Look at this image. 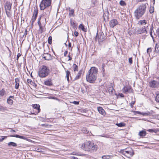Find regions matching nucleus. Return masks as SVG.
<instances>
[{"instance_id":"nucleus-1","label":"nucleus","mask_w":159,"mask_h":159,"mask_svg":"<svg viewBox=\"0 0 159 159\" xmlns=\"http://www.w3.org/2000/svg\"><path fill=\"white\" fill-rule=\"evenodd\" d=\"M98 72V69L97 68L94 67H91L86 74L87 81L90 83H94L97 79Z\"/></svg>"},{"instance_id":"nucleus-2","label":"nucleus","mask_w":159,"mask_h":159,"mask_svg":"<svg viewBox=\"0 0 159 159\" xmlns=\"http://www.w3.org/2000/svg\"><path fill=\"white\" fill-rule=\"evenodd\" d=\"M80 148L84 151L93 152L96 151L98 149L97 145L92 141H87L82 143L80 145Z\"/></svg>"},{"instance_id":"nucleus-3","label":"nucleus","mask_w":159,"mask_h":159,"mask_svg":"<svg viewBox=\"0 0 159 159\" xmlns=\"http://www.w3.org/2000/svg\"><path fill=\"white\" fill-rule=\"evenodd\" d=\"M146 9V4H142L139 5L134 12V15L136 18L139 19L145 13Z\"/></svg>"},{"instance_id":"nucleus-4","label":"nucleus","mask_w":159,"mask_h":159,"mask_svg":"<svg viewBox=\"0 0 159 159\" xmlns=\"http://www.w3.org/2000/svg\"><path fill=\"white\" fill-rule=\"evenodd\" d=\"M50 72L49 68L46 66H42L39 71V76L41 78L45 77L47 76Z\"/></svg>"},{"instance_id":"nucleus-5","label":"nucleus","mask_w":159,"mask_h":159,"mask_svg":"<svg viewBox=\"0 0 159 159\" xmlns=\"http://www.w3.org/2000/svg\"><path fill=\"white\" fill-rule=\"evenodd\" d=\"M51 0H42L40 5V10H43L49 7L51 5Z\"/></svg>"},{"instance_id":"nucleus-6","label":"nucleus","mask_w":159,"mask_h":159,"mask_svg":"<svg viewBox=\"0 0 159 159\" xmlns=\"http://www.w3.org/2000/svg\"><path fill=\"white\" fill-rule=\"evenodd\" d=\"M11 4L9 2H7L4 6L6 13L7 16L8 17H11Z\"/></svg>"},{"instance_id":"nucleus-7","label":"nucleus","mask_w":159,"mask_h":159,"mask_svg":"<svg viewBox=\"0 0 159 159\" xmlns=\"http://www.w3.org/2000/svg\"><path fill=\"white\" fill-rule=\"evenodd\" d=\"M106 39V37L105 36L103 32H100L98 34V32L97 33L95 38V40H98L99 43L102 42Z\"/></svg>"},{"instance_id":"nucleus-8","label":"nucleus","mask_w":159,"mask_h":159,"mask_svg":"<svg viewBox=\"0 0 159 159\" xmlns=\"http://www.w3.org/2000/svg\"><path fill=\"white\" fill-rule=\"evenodd\" d=\"M123 153L124 155L129 157H132L134 154V150L132 148H129L127 151H124Z\"/></svg>"},{"instance_id":"nucleus-9","label":"nucleus","mask_w":159,"mask_h":159,"mask_svg":"<svg viewBox=\"0 0 159 159\" xmlns=\"http://www.w3.org/2000/svg\"><path fill=\"white\" fill-rule=\"evenodd\" d=\"M136 32L138 34H141L147 32V31L145 28V26H144L143 27H141L137 30Z\"/></svg>"},{"instance_id":"nucleus-10","label":"nucleus","mask_w":159,"mask_h":159,"mask_svg":"<svg viewBox=\"0 0 159 159\" xmlns=\"http://www.w3.org/2000/svg\"><path fill=\"white\" fill-rule=\"evenodd\" d=\"M118 24V22L115 19H113L111 20L109 22L110 26L112 28H113Z\"/></svg>"},{"instance_id":"nucleus-11","label":"nucleus","mask_w":159,"mask_h":159,"mask_svg":"<svg viewBox=\"0 0 159 159\" xmlns=\"http://www.w3.org/2000/svg\"><path fill=\"white\" fill-rule=\"evenodd\" d=\"M149 85L150 87L152 88H155L157 86L158 83L157 81L153 80L149 83Z\"/></svg>"},{"instance_id":"nucleus-12","label":"nucleus","mask_w":159,"mask_h":159,"mask_svg":"<svg viewBox=\"0 0 159 159\" xmlns=\"http://www.w3.org/2000/svg\"><path fill=\"white\" fill-rule=\"evenodd\" d=\"M43 57L47 60H49L51 59V55L48 53H44L43 55Z\"/></svg>"},{"instance_id":"nucleus-13","label":"nucleus","mask_w":159,"mask_h":159,"mask_svg":"<svg viewBox=\"0 0 159 159\" xmlns=\"http://www.w3.org/2000/svg\"><path fill=\"white\" fill-rule=\"evenodd\" d=\"M108 86H106V87L107 88V90L109 93L112 94L113 93V90L114 89L112 85L110 83V84Z\"/></svg>"},{"instance_id":"nucleus-14","label":"nucleus","mask_w":159,"mask_h":159,"mask_svg":"<svg viewBox=\"0 0 159 159\" xmlns=\"http://www.w3.org/2000/svg\"><path fill=\"white\" fill-rule=\"evenodd\" d=\"M15 88L16 89H18L19 86L20 78H16L15 79Z\"/></svg>"},{"instance_id":"nucleus-15","label":"nucleus","mask_w":159,"mask_h":159,"mask_svg":"<svg viewBox=\"0 0 159 159\" xmlns=\"http://www.w3.org/2000/svg\"><path fill=\"white\" fill-rule=\"evenodd\" d=\"M98 110L99 112L101 114L104 116L106 114V112L101 107H98Z\"/></svg>"},{"instance_id":"nucleus-16","label":"nucleus","mask_w":159,"mask_h":159,"mask_svg":"<svg viewBox=\"0 0 159 159\" xmlns=\"http://www.w3.org/2000/svg\"><path fill=\"white\" fill-rule=\"evenodd\" d=\"M68 10H69V15L70 16H75L74 10L73 9H71L70 7H69Z\"/></svg>"},{"instance_id":"nucleus-17","label":"nucleus","mask_w":159,"mask_h":159,"mask_svg":"<svg viewBox=\"0 0 159 159\" xmlns=\"http://www.w3.org/2000/svg\"><path fill=\"white\" fill-rule=\"evenodd\" d=\"M33 107L34 109L37 110L38 111L36 112V114H37L40 112V106L39 105L37 104H34L33 106Z\"/></svg>"},{"instance_id":"nucleus-18","label":"nucleus","mask_w":159,"mask_h":159,"mask_svg":"<svg viewBox=\"0 0 159 159\" xmlns=\"http://www.w3.org/2000/svg\"><path fill=\"white\" fill-rule=\"evenodd\" d=\"M44 83L45 85L47 86H51L52 84V80L50 79L44 81Z\"/></svg>"},{"instance_id":"nucleus-19","label":"nucleus","mask_w":159,"mask_h":159,"mask_svg":"<svg viewBox=\"0 0 159 159\" xmlns=\"http://www.w3.org/2000/svg\"><path fill=\"white\" fill-rule=\"evenodd\" d=\"M82 70H81L79 71V72L78 73L77 75L75 78V80H77L80 78L81 75L82 73Z\"/></svg>"},{"instance_id":"nucleus-20","label":"nucleus","mask_w":159,"mask_h":159,"mask_svg":"<svg viewBox=\"0 0 159 159\" xmlns=\"http://www.w3.org/2000/svg\"><path fill=\"white\" fill-rule=\"evenodd\" d=\"M154 52L157 53L159 54V43H157L156 44Z\"/></svg>"},{"instance_id":"nucleus-21","label":"nucleus","mask_w":159,"mask_h":159,"mask_svg":"<svg viewBox=\"0 0 159 159\" xmlns=\"http://www.w3.org/2000/svg\"><path fill=\"white\" fill-rule=\"evenodd\" d=\"M10 136H11V137H16V138H19L20 139H24V140H26V138L24 136H20V135H17V134H16V135H10Z\"/></svg>"},{"instance_id":"nucleus-22","label":"nucleus","mask_w":159,"mask_h":159,"mask_svg":"<svg viewBox=\"0 0 159 159\" xmlns=\"http://www.w3.org/2000/svg\"><path fill=\"white\" fill-rule=\"evenodd\" d=\"M70 22L71 25L73 27H75L77 26V25L75 22V20H73L72 19H70Z\"/></svg>"},{"instance_id":"nucleus-23","label":"nucleus","mask_w":159,"mask_h":159,"mask_svg":"<svg viewBox=\"0 0 159 159\" xmlns=\"http://www.w3.org/2000/svg\"><path fill=\"white\" fill-rule=\"evenodd\" d=\"M6 94V91L4 89H2L1 90H0V97H2L4 96H5Z\"/></svg>"},{"instance_id":"nucleus-24","label":"nucleus","mask_w":159,"mask_h":159,"mask_svg":"<svg viewBox=\"0 0 159 159\" xmlns=\"http://www.w3.org/2000/svg\"><path fill=\"white\" fill-rule=\"evenodd\" d=\"M147 23V22L145 20H140L138 21V24L139 25H146Z\"/></svg>"},{"instance_id":"nucleus-25","label":"nucleus","mask_w":159,"mask_h":159,"mask_svg":"<svg viewBox=\"0 0 159 159\" xmlns=\"http://www.w3.org/2000/svg\"><path fill=\"white\" fill-rule=\"evenodd\" d=\"M146 132L144 130H142L139 133V135L140 136L143 137L146 135Z\"/></svg>"},{"instance_id":"nucleus-26","label":"nucleus","mask_w":159,"mask_h":159,"mask_svg":"<svg viewBox=\"0 0 159 159\" xmlns=\"http://www.w3.org/2000/svg\"><path fill=\"white\" fill-rule=\"evenodd\" d=\"M8 145L9 147L12 146L14 147H16L17 146V144L14 142H11L8 143Z\"/></svg>"},{"instance_id":"nucleus-27","label":"nucleus","mask_w":159,"mask_h":159,"mask_svg":"<svg viewBox=\"0 0 159 159\" xmlns=\"http://www.w3.org/2000/svg\"><path fill=\"white\" fill-rule=\"evenodd\" d=\"M152 114V111L151 112L147 111L146 112H142V114L143 116H149L151 115Z\"/></svg>"},{"instance_id":"nucleus-28","label":"nucleus","mask_w":159,"mask_h":159,"mask_svg":"<svg viewBox=\"0 0 159 159\" xmlns=\"http://www.w3.org/2000/svg\"><path fill=\"white\" fill-rule=\"evenodd\" d=\"M79 27L80 28H81V30L84 31L85 32L87 31V29L84 27V25L82 24H80V25Z\"/></svg>"},{"instance_id":"nucleus-29","label":"nucleus","mask_w":159,"mask_h":159,"mask_svg":"<svg viewBox=\"0 0 159 159\" xmlns=\"http://www.w3.org/2000/svg\"><path fill=\"white\" fill-rule=\"evenodd\" d=\"M130 90V88L129 87L125 86L123 88V90L125 92H129Z\"/></svg>"},{"instance_id":"nucleus-30","label":"nucleus","mask_w":159,"mask_h":159,"mask_svg":"<svg viewBox=\"0 0 159 159\" xmlns=\"http://www.w3.org/2000/svg\"><path fill=\"white\" fill-rule=\"evenodd\" d=\"M73 70L74 71H78V66L75 64H74L73 65Z\"/></svg>"},{"instance_id":"nucleus-31","label":"nucleus","mask_w":159,"mask_h":159,"mask_svg":"<svg viewBox=\"0 0 159 159\" xmlns=\"http://www.w3.org/2000/svg\"><path fill=\"white\" fill-rule=\"evenodd\" d=\"M38 14V10L37 9H35L34 10L33 16L37 17Z\"/></svg>"},{"instance_id":"nucleus-32","label":"nucleus","mask_w":159,"mask_h":159,"mask_svg":"<svg viewBox=\"0 0 159 159\" xmlns=\"http://www.w3.org/2000/svg\"><path fill=\"white\" fill-rule=\"evenodd\" d=\"M36 18H37L36 17L34 16H32L31 20V22L32 25H33V24H34V22L35 21V20L36 19Z\"/></svg>"},{"instance_id":"nucleus-33","label":"nucleus","mask_w":159,"mask_h":159,"mask_svg":"<svg viewBox=\"0 0 159 159\" xmlns=\"http://www.w3.org/2000/svg\"><path fill=\"white\" fill-rule=\"evenodd\" d=\"M7 102L10 105H12L13 103V101L10 98H8L7 100Z\"/></svg>"},{"instance_id":"nucleus-34","label":"nucleus","mask_w":159,"mask_h":159,"mask_svg":"<svg viewBox=\"0 0 159 159\" xmlns=\"http://www.w3.org/2000/svg\"><path fill=\"white\" fill-rule=\"evenodd\" d=\"M120 4L122 6H126V3L123 0H121L120 2Z\"/></svg>"},{"instance_id":"nucleus-35","label":"nucleus","mask_w":159,"mask_h":159,"mask_svg":"<svg viewBox=\"0 0 159 159\" xmlns=\"http://www.w3.org/2000/svg\"><path fill=\"white\" fill-rule=\"evenodd\" d=\"M70 74V72L69 71L67 70L66 71V77L68 81H69V75Z\"/></svg>"},{"instance_id":"nucleus-36","label":"nucleus","mask_w":159,"mask_h":159,"mask_svg":"<svg viewBox=\"0 0 159 159\" xmlns=\"http://www.w3.org/2000/svg\"><path fill=\"white\" fill-rule=\"evenodd\" d=\"M111 156L104 155L102 157V159H110L111 158Z\"/></svg>"},{"instance_id":"nucleus-37","label":"nucleus","mask_w":159,"mask_h":159,"mask_svg":"<svg viewBox=\"0 0 159 159\" xmlns=\"http://www.w3.org/2000/svg\"><path fill=\"white\" fill-rule=\"evenodd\" d=\"M116 125L118 126L119 127H123L125 126V124L124 123H116Z\"/></svg>"},{"instance_id":"nucleus-38","label":"nucleus","mask_w":159,"mask_h":159,"mask_svg":"<svg viewBox=\"0 0 159 159\" xmlns=\"http://www.w3.org/2000/svg\"><path fill=\"white\" fill-rule=\"evenodd\" d=\"M152 49L151 48H148L147 49V53L150 55V53L152 52Z\"/></svg>"},{"instance_id":"nucleus-39","label":"nucleus","mask_w":159,"mask_h":159,"mask_svg":"<svg viewBox=\"0 0 159 159\" xmlns=\"http://www.w3.org/2000/svg\"><path fill=\"white\" fill-rule=\"evenodd\" d=\"M48 43L51 44L52 43V37L51 36H49L48 39Z\"/></svg>"},{"instance_id":"nucleus-40","label":"nucleus","mask_w":159,"mask_h":159,"mask_svg":"<svg viewBox=\"0 0 159 159\" xmlns=\"http://www.w3.org/2000/svg\"><path fill=\"white\" fill-rule=\"evenodd\" d=\"M155 100L157 102H159V92L157 94Z\"/></svg>"},{"instance_id":"nucleus-41","label":"nucleus","mask_w":159,"mask_h":159,"mask_svg":"<svg viewBox=\"0 0 159 159\" xmlns=\"http://www.w3.org/2000/svg\"><path fill=\"white\" fill-rule=\"evenodd\" d=\"M81 130L84 133L87 134L89 132L88 130L85 128H83Z\"/></svg>"},{"instance_id":"nucleus-42","label":"nucleus","mask_w":159,"mask_h":159,"mask_svg":"<svg viewBox=\"0 0 159 159\" xmlns=\"http://www.w3.org/2000/svg\"><path fill=\"white\" fill-rule=\"evenodd\" d=\"M153 30V29L152 28H150V35L151 37H152V39H154V38L153 37L152 34Z\"/></svg>"},{"instance_id":"nucleus-43","label":"nucleus","mask_w":159,"mask_h":159,"mask_svg":"<svg viewBox=\"0 0 159 159\" xmlns=\"http://www.w3.org/2000/svg\"><path fill=\"white\" fill-rule=\"evenodd\" d=\"M41 17H42L41 16H39V18L38 19V24L39 26H40V25H41V22H40V20H41Z\"/></svg>"},{"instance_id":"nucleus-44","label":"nucleus","mask_w":159,"mask_h":159,"mask_svg":"<svg viewBox=\"0 0 159 159\" xmlns=\"http://www.w3.org/2000/svg\"><path fill=\"white\" fill-rule=\"evenodd\" d=\"M134 114H142V113L139 111H132Z\"/></svg>"},{"instance_id":"nucleus-45","label":"nucleus","mask_w":159,"mask_h":159,"mask_svg":"<svg viewBox=\"0 0 159 159\" xmlns=\"http://www.w3.org/2000/svg\"><path fill=\"white\" fill-rule=\"evenodd\" d=\"M7 138V136H1L0 138V142H2L5 138Z\"/></svg>"},{"instance_id":"nucleus-46","label":"nucleus","mask_w":159,"mask_h":159,"mask_svg":"<svg viewBox=\"0 0 159 159\" xmlns=\"http://www.w3.org/2000/svg\"><path fill=\"white\" fill-rule=\"evenodd\" d=\"M39 26V27L40 31L41 33H42L43 31V28L42 27L41 25Z\"/></svg>"},{"instance_id":"nucleus-47","label":"nucleus","mask_w":159,"mask_h":159,"mask_svg":"<svg viewBox=\"0 0 159 159\" xmlns=\"http://www.w3.org/2000/svg\"><path fill=\"white\" fill-rule=\"evenodd\" d=\"M135 103V101H132L130 103V106L131 107H133V105Z\"/></svg>"},{"instance_id":"nucleus-48","label":"nucleus","mask_w":159,"mask_h":159,"mask_svg":"<svg viewBox=\"0 0 159 159\" xmlns=\"http://www.w3.org/2000/svg\"><path fill=\"white\" fill-rule=\"evenodd\" d=\"M154 7H152V8H151V9L149 11L151 13H152L154 12Z\"/></svg>"},{"instance_id":"nucleus-49","label":"nucleus","mask_w":159,"mask_h":159,"mask_svg":"<svg viewBox=\"0 0 159 159\" xmlns=\"http://www.w3.org/2000/svg\"><path fill=\"white\" fill-rule=\"evenodd\" d=\"M129 63L132 64V57H130L129 58Z\"/></svg>"},{"instance_id":"nucleus-50","label":"nucleus","mask_w":159,"mask_h":159,"mask_svg":"<svg viewBox=\"0 0 159 159\" xmlns=\"http://www.w3.org/2000/svg\"><path fill=\"white\" fill-rule=\"evenodd\" d=\"M104 66H105V64H103L102 65V70L103 72H104L105 71V69H104Z\"/></svg>"},{"instance_id":"nucleus-51","label":"nucleus","mask_w":159,"mask_h":159,"mask_svg":"<svg viewBox=\"0 0 159 159\" xmlns=\"http://www.w3.org/2000/svg\"><path fill=\"white\" fill-rule=\"evenodd\" d=\"M27 29L25 30V32H24V34L23 35V36H25V37H26V35H27Z\"/></svg>"},{"instance_id":"nucleus-52","label":"nucleus","mask_w":159,"mask_h":159,"mask_svg":"<svg viewBox=\"0 0 159 159\" xmlns=\"http://www.w3.org/2000/svg\"><path fill=\"white\" fill-rule=\"evenodd\" d=\"M74 34L75 35V36H76V37H77L78 36V35H79V33L78 32H77V31H75V32H74Z\"/></svg>"},{"instance_id":"nucleus-53","label":"nucleus","mask_w":159,"mask_h":159,"mask_svg":"<svg viewBox=\"0 0 159 159\" xmlns=\"http://www.w3.org/2000/svg\"><path fill=\"white\" fill-rule=\"evenodd\" d=\"M79 102L77 101H74L73 102V103L75 105H78L79 104Z\"/></svg>"},{"instance_id":"nucleus-54","label":"nucleus","mask_w":159,"mask_h":159,"mask_svg":"<svg viewBox=\"0 0 159 159\" xmlns=\"http://www.w3.org/2000/svg\"><path fill=\"white\" fill-rule=\"evenodd\" d=\"M68 51H65L64 53V55L65 57L66 56V55L67 54Z\"/></svg>"},{"instance_id":"nucleus-55","label":"nucleus","mask_w":159,"mask_h":159,"mask_svg":"<svg viewBox=\"0 0 159 159\" xmlns=\"http://www.w3.org/2000/svg\"><path fill=\"white\" fill-rule=\"evenodd\" d=\"M27 81L28 83H30L32 82L31 80L30 79H27Z\"/></svg>"},{"instance_id":"nucleus-56","label":"nucleus","mask_w":159,"mask_h":159,"mask_svg":"<svg viewBox=\"0 0 159 159\" xmlns=\"http://www.w3.org/2000/svg\"><path fill=\"white\" fill-rule=\"evenodd\" d=\"M137 2H143L144 1H146V0H137Z\"/></svg>"},{"instance_id":"nucleus-57","label":"nucleus","mask_w":159,"mask_h":159,"mask_svg":"<svg viewBox=\"0 0 159 159\" xmlns=\"http://www.w3.org/2000/svg\"><path fill=\"white\" fill-rule=\"evenodd\" d=\"M148 131L150 132H152L154 131V130L153 129H148Z\"/></svg>"},{"instance_id":"nucleus-58","label":"nucleus","mask_w":159,"mask_h":159,"mask_svg":"<svg viewBox=\"0 0 159 159\" xmlns=\"http://www.w3.org/2000/svg\"><path fill=\"white\" fill-rule=\"evenodd\" d=\"M4 109V107L0 105V110H3Z\"/></svg>"},{"instance_id":"nucleus-59","label":"nucleus","mask_w":159,"mask_h":159,"mask_svg":"<svg viewBox=\"0 0 159 159\" xmlns=\"http://www.w3.org/2000/svg\"><path fill=\"white\" fill-rule=\"evenodd\" d=\"M36 151L38 152H40V149L39 148H35Z\"/></svg>"},{"instance_id":"nucleus-60","label":"nucleus","mask_w":159,"mask_h":159,"mask_svg":"<svg viewBox=\"0 0 159 159\" xmlns=\"http://www.w3.org/2000/svg\"><path fill=\"white\" fill-rule=\"evenodd\" d=\"M68 47L69 48L71 47V43L70 42H69V44H68Z\"/></svg>"},{"instance_id":"nucleus-61","label":"nucleus","mask_w":159,"mask_h":159,"mask_svg":"<svg viewBox=\"0 0 159 159\" xmlns=\"http://www.w3.org/2000/svg\"><path fill=\"white\" fill-rule=\"evenodd\" d=\"M68 57L69 58V59L68 60V61H70V60H71L72 58L71 57H70V56L69 55H68Z\"/></svg>"},{"instance_id":"nucleus-62","label":"nucleus","mask_w":159,"mask_h":159,"mask_svg":"<svg viewBox=\"0 0 159 159\" xmlns=\"http://www.w3.org/2000/svg\"><path fill=\"white\" fill-rule=\"evenodd\" d=\"M20 56H21V54L20 53H18L17 54V57L19 58Z\"/></svg>"},{"instance_id":"nucleus-63","label":"nucleus","mask_w":159,"mask_h":159,"mask_svg":"<svg viewBox=\"0 0 159 159\" xmlns=\"http://www.w3.org/2000/svg\"><path fill=\"white\" fill-rule=\"evenodd\" d=\"M10 132H11V133H13V132H16V131L15 130H13V129H11L10 131Z\"/></svg>"},{"instance_id":"nucleus-64","label":"nucleus","mask_w":159,"mask_h":159,"mask_svg":"<svg viewBox=\"0 0 159 159\" xmlns=\"http://www.w3.org/2000/svg\"><path fill=\"white\" fill-rule=\"evenodd\" d=\"M72 158L73 159H78V158L76 157H72Z\"/></svg>"}]
</instances>
